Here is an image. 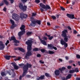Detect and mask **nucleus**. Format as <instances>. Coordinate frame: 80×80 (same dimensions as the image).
I'll return each instance as SVG.
<instances>
[{
  "label": "nucleus",
  "instance_id": "obj_4",
  "mask_svg": "<svg viewBox=\"0 0 80 80\" xmlns=\"http://www.w3.org/2000/svg\"><path fill=\"white\" fill-rule=\"evenodd\" d=\"M33 43V41L32 39H29L26 42V43L28 45L27 48H28V49L30 50L32 48V43Z\"/></svg>",
  "mask_w": 80,
  "mask_h": 80
},
{
  "label": "nucleus",
  "instance_id": "obj_56",
  "mask_svg": "<svg viewBox=\"0 0 80 80\" xmlns=\"http://www.w3.org/2000/svg\"><path fill=\"white\" fill-rule=\"evenodd\" d=\"M7 73H8L9 75H11V73H10V71H7Z\"/></svg>",
  "mask_w": 80,
  "mask_h": 80
},
{
  "label": "nucleus",
  "instance_id": "obj_14",
  "mask_svg": "<svg viewBox=\"0 0 80 80\" xmlns=\"http://www.w3.org/2000/svg\"><path fill=\"white\" fill-rule=\"evenodd\" d=\"M11 64L12 65V66L14 67V68L15 70H18L19 68L16 65V63L15 62H12Z\"/></svg>",
  "mask_w": 80,
  "mask_h": 80
},
{
  "label": "nucleus",
  "instance_id": "obj_50",
  "mask_svg": "<svg viewBox=\"0 0 80 80\" xmlns=\"http://www.w3.org/2000/svg\"><path fill=\"white\" fill-rule=\"evenodd\" d=\"M72 68V66H68L67 67V68L68 69H70V68Z\"/></svg>",
  "mask_w": 80,
  "mask_h": 80
},
{
  "label": "nucleus",
  "instance_id": "obj_34",
  "mask_svg": "<svg viewBox=\"0 0 80 80\" xmlns=\"http://www.w3.org/2000/svg\"><path fill=\"white\" fill-rule=\"evenodd\" d=\"M48 38L49 40H52L53 38V36H49V37H48Z\"/></svg>",
  "mask_w": 80,
  "mask_h": 80
},
{
  "label": "nucleus",
  "instance_id": "obj_40",
  "mask_svg": "<svg viewBox=\"0 0 80 80\" xmlns=\"http://www.w3.org/2000/svg\"><path fill=\"white\" fill-rule=\"evenodd\" d=\"M40 51L42 52V53H44L45 52V49H41Z\"/></svg>",
  "mask_w": 80,
  "mask_h": 80
},
{
  "label": "nucleus",
  "instance_id": "obj_37",
  "mask_svg": "<svg viewBox=\"0 0 80 80\" xmlns=\"http://www.w3.org/2000/svg\"><path fill=\"white\" fill-rule=\"evenodd\" d=\"M10 43V41H9V40H7L5 44V45H6V46H7V45L8 43Z\"/></svg>",
  "mask_w": 80,
  "mask_h": 80
},
{
  "label": "nucleus",
  "instance_id": "obj_59",
  "mask_svg": "<svg viewBox=\"0 0 80 80\" xmlns=\"http://www.w3.org/2000/svg\"><path fill=\"white\" fill-rule=\"evenodd\" d=\"M11 1V3H13L14 2V0H9Z\"/></svg>",
  "mask_w": 80,
  "mask_h": 80
},
{
  "label": "nucleus",
  "instance_id": "obj_51",
  "mask_svg": "<svg viewBox=\"0 0 80 80\" xmlns=\"http://www.w3.org/2000/svg\"><path fill=\"white\" fill-rule=\"evenodd\" d=\"M19 48H20L19 47L15 48H14V50H19Z\"/></svg>",
  "mask_w": 80,
  "mask_h": 80
},
{
  "label": "nucleus",
  "instance_id": "obj_64",
  "mask_svg": "<svg viewBox=\"0 0 80 80\" xmlns=\"http://www.w3.org/2000/svg\"><path fill=\"white\" fill-rule=\"evenodd\" d=\"M22 76H20V77H19V79L20 80H22Z\"/></svg>",
  "mask_w": 80,
  "mask_h": 80
},
{
  "label": "nucleus",
  "instance_id": "obj_38",
  "mask_svg": "<svg viewBox=\"0 0 80 80\" xmlns=\"http://www.w3.org/2000/svg\"><path fill=\"white\" fill-rule=\"evenodd\" d=\"M22 2L23 3H26L27 2V0H21Z\"/></svg>",
  "mask_w": 80,
  "mask_h": 80
},
{
  "label": "nucleus",
  "instance_id": "obj_9",
  "mask_svg": "<svg viewBox=\"0 0 80 80\" xmlns=\"http://www.w3.org/2000/svg\"><path fill=\"white\" fill-rule=\"evenodd\" d=\"M20 18H22V19H26L27 18V17H28V15L27 14H24L23 12H21L20 13Z\"/></svg>",
  "mask_w": 80,
  "mask_h": 80
},
{
  "label": "nucleus",
  "instance_id": "obj_49",
  "mask_svg": "<svg viewBox=\"0 0 80 80\" xmlns=\"http://www.w3.org/2000/svg\"><path fill=\"white\" fill-rule=\"evenodd\" d=\"M73 34H76V33H77V31H76V30H74L73 31Z\"/></svg>",
  "mask_w": 80,
  "mask_h": 80
},
{
  "label": "nucleus",
  "instance_id": "obj_24",
  "mask_svg": "<svg viewBox=\"0 0 80 80\" xmlns=\"http://www.w3.org/2000/svg\"><path fill=\"white\" fill-rule=\"evenodd\" d=\"M48 53H49V54H50V55H52V54H54L55 53V52L49 50L48 51Z\"/></svg>",
  "mask_w": 80,
  "mask_h": 80
},
{
  "label": "nucleus",
  "instance_id": "obj_57",
  "mask_svg": "<svg viewBox=\"0 0 80 80\" xmlns=\"http://www.w3.org/2000/svg\"><path fill=\"white\" fill-rule=\"evenodd\" d=\"M39 62L41 63H42V64H43L44 63V62L42 61V60H40L39 61Z\"/></svg>",
  "mask_w": 80,
  "mask_h": 80
},
{
  "label": "nucleus",
  "instance_id": "obj_39",
  "mask_svg": "<svg viewBox=\"0 0 80 80\" xmlns=\"http://www.w3.org/2000/svg\"><path fill=\"white\" fill-rule=\"evenodd\" d=\"M74 71L73 70H70L69 71V72L70 73H74Z\"/></svg>",
  "mask_w": 80,
  "mask_h": 80
},
{
  "label": "nucleus",
  "instance_id": "obj_44",
  "mask_svg": "<svg viewBox=\"0 0 80 80\" xmlns=\"http://www.w3.org/2000/svg\"><path fill=\"white\" fill-rule=\"evenodd\" d=\"M36 15H37V14L36 13H34L33 12L32 13V17H35L36 16Z\"/></svg>",
  "mask_w": 80,
  "mask_h": 80
},
{
  "label": "nucleus",
  "instance_id": "obj_2",
  "mask_svg": "<svg viewBox=\"0 0 80 80\" xmlns=\"http://www.w3.org/2000/svg\"><path fill=\"white\" fill-rule=\"evenodd\" d=\"M31 19H32L31 22L32 23H31L30 25L32 27H35L36 25V23H37L38 25L41 24V21L40 20H32L33 19V18H31Z\"/></svg>",
  "mask_w": 80,
  "mask_h": 80
},
{
  "label": "nucleus",
  "instance_id": "obj_52",
  "mask_svg": "<svg viewBox=\"0 0 80 80\" xmlns=\"http://www.w3.org/2000/svg\"><path fill=\"white\" fill-rule=\"evenodd\" d=\"M61 79L62 80H66V78L65 77H62L61 78Z\"/></svg>",
  "mask_w": 80,
  "mask_h": 80
},
{
  "label": "nucleus",
  "instance_id": "obj_19",
  "mask_svg": "<svg viewBox=\"0 0 80 80\" xmlns=\"http://www.w3.org/2000/svg\"><path fill=\"white\" fill-rule=\"evenodd\" d=\"M72 74H69L66 77V80H68V79H70L72 77Z\"/></svg>",
  "mask_w": 80,
  "mask_h": 80
},
{
  "label": "nucleus",
  "instance_id": "obj_6",
  "mask_svg": "<svg viewBox=\"0 0 80 80\" xmlns=\"http://www.w3.org/2000/svg\"><path fill=\"white\" fill-rule=\"evenodd\" d=\"M39 5L41 8L45 9L46 10H48V9H50V7L48 5H45L43 4L42 3H40L39 4Z\"/></svg>",
  "mask_w": 80,
  "mask_h": 80
},
{
  "label": "nucleus",
  "instance_id": "obj_13",
  "mask_svg": "<svg viewBox=\"0 0 80 80\" xmlns=\"http://www.w3.org/2000/svg\"><path fill=\"white\" fill-rule=\"evenodd\" d=\"M5 48V45L3 44V42L0 41V50H3Z\"/></svg>",
  "mask_w": 80,
  "mask_h": 80
},
{
  "label": "nucleus",
  "instance_id": "obj_55",
  "mask_svg": "<svg viewBox=\"0 0 80 80\" xmlns=\"http://www.w3.org/2000/svg\"><path fill=\"white\" fill-rule=\"evenodd\" d=\"M68 30H72V28L70 26H68Z\"/></svg>",
  "mask_w": 80,
  "mask_h": 80
},
{
  "label": "nucleus",
  "instance_id": "obj_27",
  "mask_svg": "<svg viewBox=\"0 0 80 80\" xmlns=\"http://www.w3.org/2000/svg\"><path fill=\"white\" fill-rule=\"evenodd\" d=\"M1 75L2 77H3V76H5L6 75V74L5 72H2L1 73Z\"/></svg>",
  "mask_w": 80,
  "mask_h": 80
},
{
  "label": "nucleus",
  "instance_id": "obj_15",
  "mask_svg": "<svg viewBox=\"0 0 80 80\" xmlns=\"http://www.w3.org/2000/svg\"><path fill=\"white\" fill-rule=\"evenodd\" d=\"M60 73V72L59 69L56 70L54 72L56 76H58V75H59Z\"/></svg>",
  "mask_w": 80,
  "mask_h": 80
},
{
  "label": "nucleus",
  "instance_id": "obj_36",
  "mask_svg": "<svg viewBox=\"0 0 80 80\" xmlns=\"http://www.w3.org/2000/svg\"><path fill=\"white\" fill-rule=\"evenodd\" d=\"M4 5V2H3V1H2L1 2V3H0V7H2Z\"/></svg>",
  "mask_w": 80,
  "mask_h": 80
},
{
  "label": "nucleus",
  "instance_id": "obj_30",
  "mask_svg": "<svg viewBox=\"0 0 80 80\" xmlns=\"http://www.w3.org/2000/svg\"><path fill=\"white\" fill-rule=\"evenodd\" d=\"M3 2L6 5H8V2L7 0H3Z\"/></svg>",
  "mask_w": 80,
  "mask_h": 80
},
{
  "label": "nucleus",
  "instance_id": "obj_29",
  "mask_svg": "<svg viewBox=\"0 0 80 80\" xmlns=\"http://www.w3.org/2000/svg\"><path fill=\"white\" fill-rule=\"evenodd\" d=\"M39 77L40 78V80H43V79H44V78H45V75H41Z\"/></svg>",
  "mask_w": 80,
  "mask_h": 80
},
{
  "label": "nucleus",
  "instance_id": "obj_41",
  "mask_svg": "<svg viewBox=\"0 0 80 80\" xmlns=\"http://www.w3.org/2000/svg\"><path fill=\"white\" fill-rule=\"evenodd\" d=\"M64 47L65 48H67V47H68V44H67V43L66 42L65 44H64Z\"/></svg>",
  "mask_w": 80,
  "mask_h": 80
},
{
  "label": "nucleus",
  "instance_id": "obj_62",
  "mask_svg": "<svg viewBox=\"0 0 80 80\" xmlns=\"http://www.w3.org/2000/svg\"><path fill=\"white\" fill-rule=\"evenodd\" d=\"M45 35L46 36H47V37H50V35H48V34H47V33H45Z\"/></svg>",
  "mask_w": 80,
  "mask_h": 80
},
{
  "label": "nucleus",
  "instance_id": "obj_53",
  "mask_svg": "<svg viewBox=\"0 0 80 80\" xmlns=\"http://www.w3.org/2000/svg\"><path fill=\"white\" fill-rule=\"evenodd\" d=\"M37 57H41V55L40 54H38L37 55Z\"/></svg>",
  "mask_w": 80,
  "mask_h": 80
},
{
  "label": "nucleus",
  "instance_id": "obj_11",
  "mask_svg": "<svg viewBox=\"0 0 80 80\" xmlns=\"http://www.w3.org/2000/svg\"><path fill=\"white\" fill-rule=\"evenodd\" d=\"M25 33V31H21L19 32L18 33V36L19 37V39H21L22 37L21 35H23Z\"/></svg>",
  "mask_w": 80,
  "mask_h": 80
},
{
  "label": "nucleus",
  "instance_id": "obj_1",
  "mask_svg": "<svg viewBox=\"0 0 80 80\" xmlns=\"http://www.w3.org/2000/svg\"><path fill=\"white\" fill-rule=\"evenodd\" d=\"M62 34H61V36L64 38V40L65 42H68V37L70 38V36H68L67 35V33H68V31L67 29H64V31L62 32Z\"/></svg>",
  "mask_w": 80,
  "mask_h": 80
},
{
  "label": "nucleus",
  "instance_id": "obj_63",
  "mask_svg": "<svg viewBox=\"0 0 80 80\" xmlns=\"http://www.w3.org/2000/svg\"><path fill=\"white\" fill-rule=\"evenodd\" d=\"M40 10H41V11L42 12H43V11H44V10H43V9L42 8H41L40 9Z\"/></svg>",
  "mask_w": 80,
  "mask_h": 80
},
{
  "label": "nucleus",
  "instance_id": "obj_12",
  "mask_svg": "<svg viewBox=\"0 0 80 80\" xmlns=\"http://www.w3.org/2000/svg\"><path fill=\"white\" fill-rule=\"evenodd\" d=\"M67 17L68 18H71V19H76L75 18V16L73 14H67Z\"/></svg>",
  "mask_w": 80,
  "mask_h": 80
},
{
  "label": "nucleus",
  "instance_id": "obj_43",
  "mask_svg": "<svg viewBox=\"0 0 80 80\" xmlns=\"http://www.w3.org/2000/svg\"><path fill=\"white\" fill-rule=\"evenodd\" d=\"M51 17L52 18L53 20L56 19V17L54 16H52Z\"/></svg>",
  "mask_w": 80,
  "mask_h": 80
},
{
  "label": "nucleus",
  "instance_id": "obj_47",
  "mask_svg": "<svg viewBox=\"0 0 80 80\" xmlns=\"http://www.w3.org/2000/svg\"><path fill=\"white\" fill-rule=\"evenodd\" d=\"M14 27H15L14 25L12 24V25L11 27V29H13V28H14Z\"/></svg>",
  "mask_w": 80,
  "mask_h": 80
},
{
  "label": "nucleus",
  "instance_id": "obj_35",
  "mask_svg": "<svg viewBox=\"0 0 80 80\" xmlns=\"http://www.w3.org/2000/svg\"><path fill=\"white\" fill-rule=\"evenodd\" d=\"M69 63H74L75 61L73 60H70L68 61Z\"/></svg>",
  "mask_w": 80,
  "mask_h": 80
},
{
  "label": "nucleus",
  "instance_id": "obj_21",
  "mask_svg": "<svg viewBox=\"0 0 80 80\" xmlns=\"http://www.w3.org/2000/svg\"><path fill=\"white\" fill-rule=\"evenodd\" d=\"M12 16L15 18H17L18 17V15L16 13H13L12 14Z\"/></svg>",
  "mask_w": 80,
  "mask_h": 80
},
{
  "label": "nucleus",
  "instance_id": "obj_46",
  "mask_svg": "<svg viewBox=\"0 0 80 80\" xmlns=\"http://www.w3.org/2000/svg\"><path fill=\"white\" fill-rule=\"evenodd\" d=\"M35 2L37 3H39L40 2V0H35Z\"/></svg>",
  "mask_w": 80,
  "mask_h": 80
},
{
  "label": "nucleus",
  "instance_id": "obj_60",
  "mask_svg": "<svg viewBox=\"0 0 80 80\" xmlns=\"http://www.w3.org/2000/svg\"><path fill=\"white\" fill-rule=\"evenodd\" d=\"M40 80V77H38L36 78V80Z\"/></svg>",
  "mask_w": 80,
  "mask_h": 80
},
{
  "label": "nucleus",
  "instance_id": "obj_33",
  "mask_svg": "<svg viewBox=\"0 0 80 80\" xmlns=\"http://www.w3.org/2000/svg\"><path fill=\"white\" fill-rule=\"evenodd\" d=\"M74 72H79V70H78V68H76L75 69V70H74Z\"/></svg>",
  "mask_w": 80,
  "mask_h": 80
},
{
  "label": "nucleus",
  "instance_id": "obj_61",
  "mask_svg": "<svg viewBox=\"0 0 80 80\" xmlns=\"http://www.w3.org/2000/svg\"><path fill=\"white\" fill-rule=\"evenodd\" d=\"M76 80H80V78H76Z\"/></svg>",
  "mask_w": 80,
  "mask_h": 80
},
{
  "label": "nucleus",
  "instance_id": "obj_58",
  "mask_svg": "<svg viewBox=\"0 0 80 80\" xmlns=\"http://www.w3.org/2000/svg\"><path fill=\"white\" fill-rule=\"evenodd\" d=\"M19 66H22L23 67V66H24L25 65L24 64L21 63V64H19Z\"/></svg>",
  "mask_w": 80,
  "mask_h": 80
},
{
  "label": "nucleus",
  "instance_id": "obj_17",
  "mask_svg": "<svg viewBox=\"0 0 80 80\" xmlns=\"http://www.w3.org/2000/svg\"><path fill=\"white\" fill-rule=\"evenodd\" d=\"M25 26L24 25H22L21 27L20 28V29L21 31H25Z\"/></svg>",
  "mask_w": 80,
  "mask_h": 80
},
{
  "label": "nucleus",
  "instance_id": "obj_31",
  "mask_svg": "<svg viewBox=\"0 0 80 80\" xmlns=\"http://www.w3.org/2000/svg\"><path fill=\"white\" fill-rule=\"evenodd\" d=\"M10 22L11 23L12 25H15V22L12 19H10Z\"/></svg>",
  "mask_w": 80,
  "mask_h": 80
},
{
  "label": "nucleus",
  "instance_id": "obj_45",
  "mask_svg": "<svg viewBox=\"0 0 80 80\" xmlns=\"http://www.w3.org/2000/svg\"><path fill=\"white\" fill-rule=\"evenodd\" d=\"M42 39H43V40H47V38L46 37H45V36L43 37L42 38Z\"/></svg>",
  "mask_w": 80,
  "mask_h": 80
},
{
  "label": "nucleus",
  "instance_id": "obj_18",
  "mask_svg": "<svg viewBox=\"0 0 80 80\" xmlns=\"http://www.w3.org/2000/svg\"><path fill=\"white\" fill-rule=\"evenodd\" d=\"M23 73L22 75V77H25V75H26V73L27 72V70L23 69Z\"/></svg>",
  "mask_w": 80,
  "mask_h": 80
},
{
  "label": "nucleus",
  "instance_id": "obj_3",
  "mask_svg": "<svg viewBox=\"0 0 80 80\" xmlns=\"http://www.w3.org/2000/svg\"><path fill=\"white\" fill-rule=\"evenodd\" d=\"M32 48H31V49H28V48H27L28 52H26L25 57V58L27 60L29 59V57H30L31 55H32V53L30 51L32 50Z\"/></svg>",
  "mask_w": 80,
  "mask_h": 80
},
{
  "label": "nucleus",
  "instance_id": "obj_22",
  "mask_svg": "<svg viewBox=\"0 0 80 80\" xmlns=\"http://www.w3.org/2000/svg\"><path fill=\"white\" fill-rule=\"evenodd\" d=\"M40 49L38 48H35L33 49V52H37L40 50Z\"/></svg>",
  "mask_w": 80,
  "mask_h": 80
},
{
  "label": "nucleus",
  "instance_id": "obj_42",
  "mask_svg": "<svg viewBox=\"0 0 80 80\" xmlns=\"http://www.w3.org/2000/svg\"><path fill=\"white\" fill-rule=\"evenodd\" d=\"M61 9V10H62L63 11H65V8H63V7H60Z\"/></svg>",
  "mask_w": 80,
  "mask_h": 80
},
{
  "label": "nucleus",
  "instance_id": "obj_54",
  "mask_svg": "<svg viewBox=\"0 0 80 80\" xmlns=\"http://www.w3.org/2000/svg\"><path fill=\"white\" fill-rule=\"evenodd\" d=\"M3 10L4 12H6V11H7V8H6L5 7H4V8L3 9Z\"/></svg>",
  "mask_w": 80,
  "mask_h": 80
},
{
  "label": "nucleus",
  "instance_id": "obj_20",
  "mask_svg": "<svg viewBox=\"0 0 80 80\" xmlns=\"http://www.w3.org/2000/svg\"><path fill=\"white\" fill-rule=\"evenodd\" d=\"M66 43V42L63 40V39H62L60 40V43L61 45H64V44Z\"/></svg>",
  "mask_w": 80,
  "mask_h": 80
},
{
  "label": "nucleus",
  "instance_id": "obj_32",
  "mask_svg": "<svg viewBox=\"0 0 80 80\" xmlns=\"http://www.w3.org/2000/svg\"><path fill=\"white\" fill-rule=\"evenodd\" d=\"M66 69L65 68V67H62V68H59L58 70H62L63 71V70H65Z\"/></svg>",
  "mask_w": 80,
  "mask_h": 80
},
{
  "label": "nucleus",
  "instance_id": "obj_8",
  "mask_svg": "<svg viewBox=\"0 0 80 80\" xmlns=\"http://www.w3.org/2000/svg\"><path fill=\"white\" fill-rule=\"evenodd\" d=\"M9 40L10 41H12V40H13L14 43H20V41L16 39V38L14 36H12L11 38L9 39Z\"/></svg>",
  "mask_w": 80,
  "mask_h": 80
},
{
  "label": "nucleus",
  "instance_id": "obj_26",
  "mask_svg": "<svg viewBox=\"0 0 80 80\" xmlns=\"http://www.w3.org/2000/svg\"><path fill=\"white\" fill-rule=\"evenodd\" d=\"M11 57L10 56H5V58L6 60H10V58Z\"/></svg>",
  "mask_w": 80,
  "mask_h": 80
},
{
  "label": "nucleus",
  "instance_id": "obj_23",
  "mask_svg": "<svg viewBox=\"0 0 80 80\" xmlns=\"http://www.w3.org/2000/svg\"><path fill=\"white\" fill-rule=\"evenodd\" d=\"M45 76L47 77H49V78H50L51 77V75L50 74H48V73H46L45 74Z\"/></svg>",
  "mask_w": 80,
  "mask_h": 80
},
{
  "label": "nucleus",
  "instance_id": "obj_16",
  "mask_svg": "<svg viewBox=\"0 0 80 80\" xmlns=\"http://www.w3.org/2000/svg\"><path fill=\"white\" fill-rule=\"evenodd\" d=\"M39 39L42 44H43V45H47V42L45 40H42V39L40 38Z\"/></svg>",
  "mask_w": 80,
  "mask_h": 80
},
{
  "label": "nucleus",
  "instance_id": "obj_25",
  "mask_svg": "<svg viewBox=\"0 0 80 80\" xmlns=\"http://www.w3.org/2000/svg\"><path fill=\"white\" fill-rule=\"evenodd\" d=\"M19 50L21 52H23V53L25 52V49H23V48H19Z\"/></svg>",
  "mask_w": 80,
  "mask_h": 80
},
{
  "label": "nucleus",
  "instance_id": "obj_7",
  "mask_svg": "<svg viewBox=\"0 0 80 80\" xmlns=\"http://www.w3.org/2000/svg\"><path fill=\"white\" fill-rule=\"evenodd\" d=\"M32 65L27 63L26 65H24L23 67V69L26 70H28V68H30L32 67Z\"/></svg>",
  "mask_w": 80,
  "mask_h": 80
},
{
  "label": "nucleus",
  "instance_id": "obj_28",
  "mask_svg": "<svg viewBox=\"0 0 80 80\" xmlns=\"http://www.w3.org/2000/svg\"><path fill=\"white\" fill-rule=\"evenodd\" d=\"M32 33V32H28L26 33V35L27 36H29Z\"/></svg>",
  "mask_w": 80,
  "mask_h": 80
},
{
  "label": "nucleus",
  "instance_id": "obj_48",
  "mask_svg": "<svg viewBox=\"0 0 80 80\" xmlns=\"http://www.w3.org/2000/svg\"><path fill=\"white\" fill-rule=\"evenodd\" d=\"M26 77H27V78H30L31 77V75H26Z\"/></svg>",
  "mask_w": 80,
  "mask_h": 80
},
{
  "label": "nucleus",
  "instance_id": "obj_5",
  "mask_svg": "<svg viewBox=\"0 0 80 80\" xmlns=\"http://www.w3.org/2000/svg\"><path fill=\"white\" fill-rule=\"evenodd\" d=\"M19 7L20 9L22 10L23 12H25L27 10V7L26 6H23V5L22 3H20L19 5Z\"/></svg>",
  "mask_w": 80,
  "mask_h": 80
},
{
  "label": "nucleus",
  "instance_id": "obj_10",
  "mask_svg": "<svg viewBox=\"0 0 80 80\" xmlns=\"http://www.w3.org/2000/svg\"><path fill=\"white\" fill-rule=\"evenodd\" d=\"M48 48L50 50H53V49L55 50H57V48L56 47L53 46L52 44H48Z\"/></svg>",
  "mask_w": 80,
  "mask_h": 80
}]
</instances>
